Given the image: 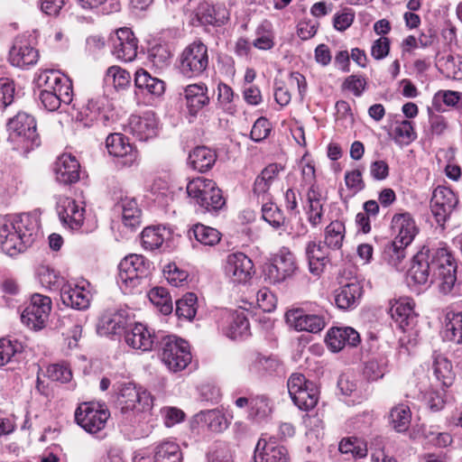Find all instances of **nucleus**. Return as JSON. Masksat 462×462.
Listing matches in <instances>:
<instances>
[{"label":"nucleus","mask_w":462,"mask_h":462,"mask_svg":"<svg viewBox=\"0 0 462 462\" xmlns=\"http://www.w3.org/2000/svg\"><path fill=\"white\" fill-rule=\"evenodd\" d=\"M438 282L439 291L443 294L459 295L461 285L457 279V263L446 248L429 249L422 247L412 258L409 271L410 285L430 286Z\"/></svg>","instance_id":"f257e3e1"},{"label":"nucleus","mask_w":462,"mask_h":462,"mask_svg":"<svg viewBox=\"0 0 462 462\" xmlns=\"http://www.w3.org/2000/svg\"><path fill=\"white\" fill-rule=\"evenodd\" d=\"M39 229V219L35 215L23 213L0 217V246L10 256L25 251L30 246Z\"/></svg>","instance_id":"f03ea898"},{"label":"nucleus","mask_w":462,"mask_h":462,"mask_svg":"<svg viewBox=\"0 0 462 462\" xmlns=\"http://www.w3.org/2000/svg\"><path fill=\"white\" fill-rule=\"evenodd\" d=\"M36 81L38 87L42 88L39 99L44 109L53 112L61 105H71L72 82L67 76L56 69H44L37 75Z\"/></svg>","instance_id":"7ed1b4c3"},{"label":"nucleus","mask_w":462,"mask_h":462,"mask_svg":"<svg viewBox=\"0 0 462 462\" xmlns=\"http://www.w3.org/2000/svg\"><path fill=\"white\" fill-rule=\"evenodd\" d=\"M187 193L192 203L207 212H217L226 203L221 190L212 180L205 178L191 180L187 185Z\"/></svg>","instance_id":"20e7f679"},{"label":"nucleus","mask_w":462,"mask_h":462,"mask_svg":"<svg viewBox=\"0 0 462 462\" xmlns=\"http://www.w3.org/2000/svg\"><path fill=\"white\" fill-rule=\"evenodd\" d=\"M8 140L17 143L25 150L40 145L35 118L25 112H19L7 123Z\"/></svg>","instance_id":"39448f33"},{"label":"nucleus","mask_w":462,"mask_h":462,"mask_svg":"<svg viewBox=\"0 0 462 462\" xmlns=\"http://www.w3.org/2000/svg\"><path fill=\"white\" fill-rule=\"evenodd\" d=\"M208 66V47L201 42H193L178 58V70L185 78L199 77Z\"/></svg>","instance_id":"423d86ee"},{"label":"nucleus","mask_w":462,"mask_h":462,"mask_svg":"<svg viewBox=\"0 0 462 462\" xmlns=\"http://www.w3.org/2000/svg\"><path fill=\"white\" fill-rule=\"evenodd\" d=\"M152 263L141 254H129L119 263L117 282L125 291L136 288L150 273Z\"/></svg>","instance_id":"0eeeda50"},{"label":"nucleus","mask_w":462,"mask_h":462,"mask_svg":"<svg viewBox=\"0 0 462 462\" xmlns=\"http://www.w3.org/2000/svg\"><path fill=\"white\" fill-rule=\"evenodd\" d=\"M110 417L108 409L95 402L81 403L75 411L76 422L91 435L104 438L103 430Z\"/></svg>","instance_id":"6e6552de"},{"label":"nucleus","mask_w":462,"mask_h":462,"mask_svg":"<svg viewBox=\"0 0 462 462\" xmlns=\"http://www.w3.org/2000/svg\"><path fill=\"white\" fill-rule=\"evenodd\" d=\"M189 343L176 336L170 335L162 338L161 359L172 372H179L187 367L191 361Z\"/></svg>","instance_id":"1a4fd4ad"},{"label":"nucleus","mask_w":462,"mask_h":462,"mask_svg":"<svg viewBox=\"0 0 462 462\" xmlns=\"http://www.w3.org/2000/svg\"><path fill=\"white\" fill-rule=\"evenodd\" d=\"M51 308L52 301L49 296L34 293L21 313V321L30 329L41 330L47 324Z\"/></svg>","instance_id":"9d476101"},{"label":"nucleus","mask_w":462,"mask_h":462,"mask_svg":"<svg viewBox=\"0 0 462 462\" xmlns=\"http://www.w3.org/2000/svg\"><path fill=\"white\" fill-rule=\"evenodd\" d=\"M298 269L294 254L287 248H282L273 262L265 264L263 278L269 284H279L292 277Z\"/></svg>","instance_id":"9b49d317"},{"label":"nucleus","mask_w":462,"mask_h":462,"mask_svg":"<svg viewBox=\"0 0 462 462\" xmlns=\"http://www.w3.org/2000/svg\"><path fill=\"white\" fill-rule=\"evenodd\" d=\"M289 394L294 404L300 410L309 411L318 402L316 385L301 374H292L287 383Z\"/></svg>","instance_id":"f8f14e48"},{"label":"nucleus","mask_w":462,"mask_h":462,"mask_svg":"<svg viewBox=\"0 0 462 462\" xmlns=\"http://www.w3.org/2000/svg\"><path fill=\"white\" fill-rule=\"evenodd\" d=\"M223 273L228 282L234 285L246 284L254 273V263L242 252L231 253L224 260Z\"/></svg>","instance_id":"ddd939ff"},{"label":"nucleus","mask_w":462,"mask_h":462,"mask_svg":"<svg viewBox=\"0 0 462 462\" xmlns=\"http://www.w3.org/2000/svg\"><path fill=\"white\" fill-rule=\"evenodd\" d=\"M118 403L122 412H143L152 406L151 394L141 388L137 389L132 383H123L119 389Z\"/></svg>","instance_id":"4468645a"},{"label":"nucleus","mask_w":462,"mask_h":462,"mask_svg":"<svg viewBox=\"0 0 462 462\" xmlns=\"http://www.w3.org/2000/svg\"><path fill=\"white\" fill-rule=\"evenodd\" d=\"M106 146L110 155L117 158V163L131 167L139 162L138 151L122 134L115 133L106 137Z\"/></svg>","instance_id":"2eb2a0df"},{"label":"nucleus","mask_w":462,"mask_h":462,"mask_svg":"<svg viewBox=\"0 0 462 462\" xmlns=\"http://www.w3.org/2000/svg\"><path fill=\"white\" fill-rule=\"evenodd\" d=\"M458 203V199L452 189L439 186L430 200V209L436 221L443 226Z\"/></svg>","instance_id":"dca6fc26"},{"label":"nucleus","mask_w":462,"mask_h":462,"mask_svg":"<svg viewBox=\"0 0 462 462\" xmlns=\"http://www.w3.org/2000/svg\"><path fill=\"white\" fill-rule=\"evenodd\" d=\"M60 299L64 305L71 309L87 310L91 300L88 283L86 282L64 283L60 288Z\"/></svg>","instance_id":"f3484780"},{"label":"nucleus","mask_w":462,"mask_h":462,"mask_svg":"<svg viewBox=\"0 0 462 462\" xmlns=\"http://www.w3.org/2000/svg\"><path fill=\"white\" fill-rule=\"evenodd\" d=\"M112 54L120 60L132 61L137 55V39L131 29L124 27L110 37Z\"/></svg>","instance_id":"a211bd4d"},{"label":"nucleus","mask_w":462,"mask_h":462,"mask_svg":"<svg viewBox=\"0 0 462 462\" xmlns=\"http://www.w3.org/2000/svg\"><path fill=\"white\" fill-rule=\"evenodd\" d=\"M326 202L327 194L319 185L309 187L303 201V209L312 227H317L322 223Z\"/></svg>","instance_id":"6ab92c4d"},{"label":"nucleus","mask_w":462,"mask_h":462,"mask_svg":"<svg viewBox=\"0 0 462 462\" xmlns=\"http://www.w3.org/2000/svg\"><path fill=\"white\" fill-rule=\"evenodd\" d=\"M158 128V119L152 111L144 112L141 116L133 115L128 121L129 133L143 142L155 137Z\"/></svg>","instance_id":"aec40b11"},{"label":"nucleus","mask_w":462,"mask_h":462,"mask_svg":"<svg viewBox=\"0 0 462 462\" xmlns=\"http://www.w3.org/2000/svg\"><path fill=\"white\" fill-rule=\"evenodd\" d=\"M182 95L188 113L193 117L210 103L208 86L203 82L187 85Z\"/></svg>","instance_id":"412c9836"},{"label":"nucleus","mask_w":462,"mask_h":462,"mask_svg":"<svg viewBox=\"0 0 462 462\" xmlns=\"http://www.w3.org/2000/svg\"><path fill=\"white\" fill-rule=\"evenodd\" d=\"M287 324L297 331L318 333L325 328V319L322 316L306 314L302 310H291L285 314Z\"/></svg>","instance_id":"4be33fe9"},{"label":"nucleus","mask_w":462,"mask_h":462,"mask_svg":"<svg viewBox=\"0 0 462 462\" xmlns=\"http://www.w3.org/2000/svg\"><path fill=\"white\" fill-rule=\"evenodd\" d=\"M57 212L61 223L72 230L79 229L83 224L85 209L70 198L61 197L59 199Z\"/></svg>","instance_id":"5701e85b"},{"label":"nucleus","mask_w":462,"mask_h":462,"mask_svg":"<svg viewBox=\"0 0 462 462\" xmlns=\"http://www.w3.org/2000/svg\"><path fill=\"white\" fill-rule=\"evenodd\" d=\"M38 59V51L30 44L26 38L15 39L9 51V60L13 66L24 69L34 65Z\"/></svg>","instance_id":"b1692460"},{"label":"nucleus","mask_w":462,"mask_h":462,"mask_svg":"<svg viewBox=\"0 0 462 462\" xmlns=\"http://www.w3.org/2000/svg\"><path fill=\"white\" fill-rule=\"evenodd\" d=\"M125 340L132 348L146 352L152 349L155 335L144 324L134 323L125 330Z\"/></svg>","instance_id":"393cba45"},{"label":"nucleus","mask_w":462,"mask_h":462,"mask_svg":"<svg viewBox=\"0 0 462 462\" xmlns=\"http://www.w3.org/2000/svg\"><path fill=\"white\" fill-rule=\"evenodd\" d=\"M394 239L402 245H411L418 233L415 221L408 212L395 214L391 221Z\"/></svg>","instance_id":"a878e982"},{"label":"nucleus","mask_w":462,"mask_h":462,"mask_svg":"<svg viewBox=\"0 0 462 462\" xmlns=\"http://www.w3.org/2000/svg\"><path fill=\"white\" fill-rule=\"evenodd\" d=\"M326 343L332 352H339L345 346H356L360 343L359 333L351 327L332 328L326 336Z\"/></svg>","instance_id":"bb28decb"},{"label":"nucleus","mask_w":462,"mask_h":462,"mask_svg":"<svg viewBox=\"0 0 462 462\" xmlns=\"http://www.w3.org/2000/svg\"><path fill=\"white\" fill-rule=\"evenodd\" d=\"M363 295V286L357 281L347 282L334 291L336 306L343 310L355 309Z\"/></svg>","instance_id":"cd10ccee"},{"label":"nucleus","mask_w":462,"mask_h":462,"mask_svg":"<svg viewBox=\"0 0 462 462\" xmlns=\"http://www.w3.org/2000/svg\"><path fill=\"white\" fill-rule=\"evenodd\" d=\"M414 303L410 298H401L392 305L390 313L399 328L406 332L416 323V315L413 310Z\"/></svg>","instance_id":"c85d7f7f"},{"label":"nucleus","mask_w":462,"mask_h":462,"mask_svg":"<svg viewBox=\"0 0 462 462\" xmlns=\"http://www.w3.org/2000/svg\"><path fill=\"white\" fill-rule=\"evenodd\" d=\"M254 462H289L287 449L273 441L260 439L254 449Z\"/></svg>","instance_id":"c756f323"},{"label":"nucleus","mask_w":462,"mask_h":462,"mask_svg":"<svg viewBox=\"0 0 462 462\" xmlns=\"http://www.w3.org/2000/svg\"><path fill=\"white\" fill-rule=\"evenodd\" d=\"M196 15L200 23L216 26L224 24L229 19L228 10L224 5H211L208 2L199 5Z\"/></svg>","instance_id":"7c9ffc66"},{"label":"nucleus","mask_w":462,"mask_h":462,"mask_svg":"<svg viewBox=\"0 0 462 462\" xmlns=\"http://www.w3.org/2000/svg\"><path fill=\"white\" fill-rule=\"evenodd\" d=\"M79 163L71 154H62L56 162L54 171L56 180L63 184H70L79 180Z\"/></svg>","instance_id":"2f4dec72"},{"label":"nucleus","mask_w":462,"mask_h":462,"mask_svg":"<svg viewBox=\"0 0 462 462\" xmlns=\"http://www.w3.org/2000/svg\"><path fill=\"white\" fill-rule=\"evenodd\" d=\"M306 255L310 272L316 276L320 275L328 263V248L322 246L320 243L310 241L306 246Z\"/></svg>","instance_id":"473e14b6"},{"label":"nucleus","mask_w":462,"mask_h":462,"mask_svg":"<svg viewBox=\"0 0 462 462\" xmlns=\"http://www.w3.org/2000/svg\"><path fill=\"white\" fill-rule=\"evenodd\" d=\"M226 325L223 331L226 337L236 339L249 333V321L244 311H229L225 315Z\"/></svg>","instance_id":"72a5a7b5"},{"label":"nucleus","mask_w":462,"mask_h":462,"mask_svg":"<svg viewBox=\"0 0 462 462\" xmlns=\"http://www.w3.org/2000/svg\"><path fill=\"white\" fill-rule=\"evenodd\" d=\"M126 323V318L122 312L107 311L101 316L97 331L100 336L119 334L125 328Z\"/></svg>","instance_id":"f704fd0d"},{"label":"nucleus","mask_w":462,"mask_h":462,"mask_svg":"<svg viewBox=\"0 0 462 462\" xmlns=\"http://www.w3.org/2000/svg\"><path fill=\"white\" fill-rule=\"evenodd\" d=\"M23 346L17 339L0 338V367L18 364L23 359Z\"/></svg>","instance_id":"c9c22d12"},{"label":"nucleus","mask_w":462,"mask_h":462,"mask_svg":"<svg viewBox=\"0 0 462 462\" xmlns=\"http://www.w3.org/2000/svg\"><path fill=\"white\" fill-rule=\"evenodd\" d=\"M409 245H402L396 240L388 242L383 250L382 258L384 263L397 271L404 269L406 248Z\"/></svg>","instance_id":"e433bc0d"},{"label":"nucleus","mask_w":462,"mask_h":462,"mask_svg":"<svg viewBox=\"0 0 462 462\" xmlns=\"http://www.w3.org/2000/svg\"><path fill=\"white\" fill-rule=\"evenodd\" d=\"M217 152L206 146L196 147L189 155V162L194 170L205 172L210 170L217 161Z\"/></svg>","instance_id":"4c0bfd02"},{"label":"nucleus","mask_w":462,"mask_h":462,"mask_svg":"<svg viewBox=\"0 0 462 462\" xmlns=\"http://www.w3.org/2000/svg\"><path fill=\"white\" fill-rule=\"evenodd\" d=\"M432 359V369L436 378L445 386L451 385L455 374L450 361L437 352H434Z\"/></svg>","instance_id":"58836bf2"},{"label":"nucleus","mask_w":462,"mask_h":462,"mask_svg":"<svg viewBox=\"0 0 462 462\" xmlns=\"http://www.w3.org/2000/svg\"><path fill=\"white\" fill-rule=\"evenodd\" d=\"M443 337L448 341L462 344V311L446 314Z\"/></svg>","instance_id":"ea45409f"},{"label":"nucleus","mask_w":462,"mask_h":462,"mask_svg":"<svg viewBox=\"0 0 462 462\" xmlns=\"http://www.w3.org/2000/svg\"><path fill=\"white\" fill-rule=\"evenodd\" d=\"M189 237L193 236L200 245L205 246H214L221 239V234L217 229L200 223L194 225L189 230Z\"/></svg>","instance_id":"a19ab883"},{"label":"nucleus","mask_w":462,"mask_h":462,"mask_svg":"<svg viewBox=\"0 0 462 462\" xmlns=\"http://www.w3.org/2000/svg\"><path fill=\"white\" fill-rule=\"evenodd\" d=\"M118 207L122 210V221L125 226L135 228L141 223V210L134 199H123Z\"/></svg>","instance_id":"79ce46f5"},{"label":"nucleus","mask_w":462,"mask_h":462,"mask_svg":"<svg viewBox=\"0 0 462 462\" xmlns=\"http://www.w3.org/2000/svg\"><path fill=\"white\" fill-rule=\"evenodd\" d=\"M345 232V225L341 221H332L328 225L324 233V243L327 247L333 250L339 249L343 244Z\"/></svg>","instance_id":"37998d69"},{"label":"nucleus","mask_w":462,"mask_h":462,"mask_svg":"<svg viewBox=\"0 0 462 462\" xmlns=\"http://www.w3.org/2000/svg\"><path fill=\"white\" fill-rule=\"evenodd\" d=\"M154 462H181L182 454L177 443L166 441L155 448Z\"/></svg>","instance_id":"c03bdc74"},{"label":"nucleus","mask_w":462,"mask_h":462,"mask_svg":"<svg viewBox=\"0 0 462 462\" xmlns=\"http://www.w3.org/2000/svg\"><path fill=\"white\" fill-rule=\"evenodd\" d=\"M72 108L77 110L76 119L82 122L85 126L91 125L99 119L101 115V106L97 99H89L88 103L80 109L76 108V105H72Z\"/></svg>","instance_id":"a18cd8bd"},{"label":"nucleus","mask_w":462,"mask_h":462,"mask_svg":"<svg viewBox=\"0 0 462 462\" xmlns=\"http://www.w3.org/2000/svg\"><path fill=\"white\" fill-rule=\"evenodd\" d=\"M411 420L410 407L405 404H399L393 407L390 412V422L398 432H404L409 429Z\"/></svg>","instance_id":"49530a36"},{"label":"nucleus","mask_w":462,"mask_h":462,"mask_svg":"<svg viewBox=\"0 0 462 462\" xmlns=\"http://www.w3.org/2000/svg\"><path fill=\"white\" fill-rule=\"evenodd\" d=\"M255 36L253 45L256 49L268 51L274 46V35L270 22L261 23L255 30Z\"/></svg>","instance_id":"de8ad7c7"},{"label":"nucleus","mask_w":462,"mask_h":462,"mask_svg":"<svg viewBox=\"0 0 462 462\" xmlns=\"http://www.w3.org/2000/svg\"><path fill=\"white\" fill-rule=\"evenodd\" d=\"M148 297L162 314L169 315L172 312V300L165 288L155 287L152 289L148 293Z\"/></svg>","instance_id":"09e8293b"},{"label":"nucleus","mask_w":462,"mask_h":462,"mask_svg":"<svg viewBox=\"0 0 462 462\" xmlns=\"http://www.w3.org/2000/svg\"><path fill=\"white\" fill-rule=\"evenodd\" d=\"M148 57L154 66L162 69L170 64L172 53L167 43H156L149 49Z\"/></svg>","instance_id":"8fccbe9b"},{"label":"nucleus","mask_w":462,"mask_h":462,"mask_svg":"<svg viewBox=\"0 0 462 462\" xmlns=\"http://www.w3.org/2000/svg\"><path fill=\"white\" fill-rule=\"evenodd\" d=\"M165 228L146 227L141 235L142 245L146 250L159 248L165 241Z\"/></svg>","instance_id":"3c124183"},{"label":"nucleus","mask_w":462,"mask_h":462,"mask_svg":"<svg viewBox=\"0 0 462 462\" xmlns=\"http://www.w3.org/2000/svg\"><path fill=\"white\" fill-rule=\"evenodd\" d=\"M105 81L112 84L116 89H125L131 82L130 73L119 66H111L107 69Z\"/></svg>","instance_id":"603ef678"},{"label":"nucleus","mask_w":462,"mask_h":462,"mask_svg":"<svg viewBox=\"0 0 462 462\" xmlns=\"http://www.w3.org/2000/svg\"><path fill=\"white\" fill-rule=\"evenodd\" d=\"M197 296L189 292L176 301V314L179 318L191 320L197 313Z\"/></svg>","instance_id":"864d4df0"},{"label":"nucleus","mask_w":462,"mask_h":462,"mask_svg":"<svg viewBox=\"0 0 462 462\" xmlns=\"http://www.w3.org/2000/svg\"><path fill=\"white\" fill-rule=\"evenodd\" d=\"M343 454H351L354 457H365L367 455L366 444L360 439L350 437L343 439L338 446Z\"/></svg>","instance_id":"5fc2aeb1"},{"label":"nucleus","mask_w":462,"mask_h":462,"mask_svg":"<svg viewBox=\"0 0 462 462\" xmlns=\"http://www.w3.org/2000/svg\"><path fill=\"white\" fill-rule=\"evenodd\" d=\"M393 133L394 141L400 145H408L416 138L413 125L408 120L397 122Z\"/></svg>","instance_id":"6e6d98bb"},{"label":"nucleus","mask_w":462,"mask_h":462,"mask_svg":"<svg viewBox=\"0 0 462 462\" xmlns=\"http://www.w3.org/2000/svg\"><path fill=\"white\" fill-rule=\"evenodd\" d=\"M263 218L274 228H279L284 223V217L280 208L273 203H264L262 207Z\"/></svg>","instance_id":"4d7b16f0"},{"label":"nucleus","mask_w":462,"mask_h":462,"mask_svg":"<svg viewBox=\"0 0 462 462\" xmlns=\"http://www.w3.org/2000/svg\"><path fill=\"white\" fill-rule=\"evenodd\" d=\"M386 372V362L383 359H372L365 363L364 375L369 381H377L383 377Z\"/></svg>","instance_id":"13d9d810"},{"label":"nucleus","mask_w":462,"mask_h":462,"mask_svg":"<svg viewBox=\"0 0 462 462\" xmlns=\"http://www.w3.org/2000/svg\"><path fill=\"white\" fill-rule=\"evenodd\" d=\"M47 374L52 381L68 383L72 378L70 368L65 364L51 365L47 369Z\"/></svg>","instance_id":"bf43d9fd"},{"label":"nucleus","mask_w":462,"mask_h":462,"mask_svg":"<svg viewBox=\"0 0 462 462\" xmlns=\"http://www.w3.org/2000/svg\"><path fill=\"white\" fill-rule=\"evenodd\" d=\"M367 81L365 78L357 75L348 76L342 84V88L348 90L356 97H360L365 90Z\"/></svg>","instance_id":"052dcab7"},{"label":"nucleus","mask_w":462,"mask_h":462,"mask_svg":"<svg viewBox=\"0 0 462 462\" xmlns=\"http://www.w3.org/2000/svg\"><path fill=\"white\" fill-rule=\"evenodd\" d=\"M271 411L269 400L264 396H257L251 398V406L249 416L264 418Z\"/></svg>","instance_id":"680f3d73"},{"label":"nucleus","mask_w":462,"mask_h":462,"mask_svg":"<svg viewBox=\"0 0 462 462\" xmlns=\"http://www.w3.org/2000/svg\"><path fill=\"white\" fill-rule=\"evenodd\" d=\"M272 129L271 123L265 117L258 118L251 130V139L256 143L264 140L270 134Z\"/></svg>","instance_id":"e2e57ef3"},{"label":"nucleus","mask_w":462,"mask_h":462,"mask_svg":"<svg viewBox=\"0 0 462 462\" xmlns=\"http://www.w3.org/2000/svg\"><path fill=\"white\" fill-rule=\"evenodd\" d=\"M14 82L5 78H0V109L5 108L14 101Z\"/></svg>","instance_id":"0e129e2a"},{"label":"nucleus","mask_w":462,"mask_h":462,"mask_svg":"<svg viewBox=\"0 0 462 462\" xmlns=\"http://www.w3.org/2000/svg\"><path fill=\"white\" fill-rule=\"evenodd\" d=\"M204 416L211 430L222 431L227 428V420L219 412L215 411H208L205 413Z\"/></svg>","instance_id":"69168bd1"},{"label":"nucleus","mask_w":462,"mask_h":462,"mask_svg":"<svg viewBox=\"0 0 462 462\" xmlns=\"http://www.w3.org/2000/svg\"><path fill=\"white\" fill-rule=\"evenodd\" d=\"M164 274L169 283L175 287L180 286L188 278V273L174 263L167 266Z\"/></svg>","instance_id":"338daca9"},{"label":"nucleus","mask_w":462,"mask_h":462,"mask_svg":"<svg viewBox=\"0 0 462 462\" xmlns=\"http://www.w3.org/2000/svg\"><path fill=\"white\" fill-rule=\"evenodd\" d=\"M208 462H232L229 449L222 444L216 445L208 454Z\"/></svg>","instance_id":"774afa93"}]
</instances>
